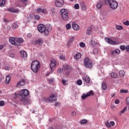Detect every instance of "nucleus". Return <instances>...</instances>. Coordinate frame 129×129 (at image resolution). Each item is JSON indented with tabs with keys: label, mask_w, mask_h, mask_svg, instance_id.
Wrapping results in <instances>:
<instances>
[{
	"label": "nucleus",
	"mask_w": 129,
	"mask_h": 129,
	"mask_svg": "<svg viewBox=\"0 0 129 129\" xmlns=\"http://www.w3.org/2000/svg\"><path fill=\"white\" fill-rule=\"evenodd\" d=\"M110 124H111V126H114L115 123H114V121H110Z\"/></svg>",
	"instance_id": "864d4df0"
},
{
	"label": "nucleus",
	"mask_w": 129,
	"mask_h": 129,
	"mask_svg": "<svg viewBox=\"0 0 129 129\" xmlns=\"http://www.w3.org/2000/svg\"><path fill=\"white\" fill-rule=\"evenodd\" d=\"M31 70L34 73H38L39 68H40V62L38 60H33L31 64Z\"/></svg>",
	"instance_id": "f03ea898"
},
{
	"label": "nucleus",
	"mask_w": 129,
	"mask_h": 129,
	"mask_svg": "<svg viewBox=\"0 0 129 129\" xmlns=\"http://www.w3.org/2000/svg\"><path fill=\"white\" fill-rule=\"evenodd\" d=\"M10 57H11V58H14V57H15V54L14 53H11L10 54Z\"/></svg>",
	"instance_id": "680f3d73"
},
{
	"label": "nucleus",
	"mask_w": 129,
	"mask_h": 129,
	"mask_svg": "<svg viewBox=\"0 0 129 129\" xmlns=\"http://www.w3.org/2000/svg\"><path fill=\"white\" fill-rule=\"evenodd\" d=\"M10 81H11V76L8 75L6 77V84H9V83H10Z\"/></svg>",
	"instance_id": "4be33fe9"
},
{
	"label": "nucleus",
	"mask_w": 129,
	"mask_h": 129,
	"mask_svg": "<svg viewBox=\"0 0 129 129\" xmlns=\"http://www.w3.org/2000/svg\"><path fill=\"white\" fill-rule=\"evenodd\" d=\"M126 103L127 105H129V97H127L126 99Z\"/></svg>",
	"instance_id": "3c124183"
},
{
	"label": "nucleus",
	"mask_w": 129,
	"mask_h": 129,
	"mask_svg": "<svg viewBox=\"0 0 129 129\" xmlns=\"http://www.w3.org/2000/svg\"><path fill=\"white\" fill-rule=\"evenodd\" d=\"M114 51L115 54H119V53H120V50L118 49H116Z\"/></svg>",
	"instance_id": "a18cd8bd"
},
{
	"label": "nucleus",
	"mask_w": 129,
	"mask_h": 129,
	"mask_svg": "<svg viewBox=\"0 0 129 129\" xmlns=\"http://www.w3.org/2000/svg\"><path fill=\"white\" fill-rule=\"evenodd\" d=\"M114 102L115 104H118L119 103V100H118V99H116Z\"/></svg>",
	"instance_id": "6e6d98bb"
},
{
	"label": "nucleus",
	"mask_w": 129,
	"mask_h": 129,
	"mask_svg": "<svg viewBox=\"0 0 129 129\" xmlns=\"http://www.w3.org/2000/svg\"><path fill=\"white\" fill-rule=\"evenodd\" d=\"M34 18H35V20H37V21L38 20H40V16H39V15H35Z\"/></svg>",
	"instance_id": "09e8293b"
},
{
	"label": "nucleus",
	"mask_w": 129,
	"mask_h": 129,
	"mask_svg": "<svg viewBox=\"0 0 129 129\" xmlns=\"http://www.w3.org/2000/svg\"><path fill=\"white\" fill-rule=\"evenodd\" d=\"M20 53V56L22 58H26L28 57V54L27 53V52L25 51H21Z\"/></svg>",
	"instance_id": "4468645a"
},
{
	"label": "nucleus",
	"mask_w": 129,
	"mask_h": 129,
	"mask_svg": "<svg viewBox=\"0 0 129 129\" xmlns=\"http://www.w3.org/2000/svg\"><path fill=\"white\" fill-rule=\"evenodd\" d=\"M60 105V103L56 102L55 103V106H59Z\"/></svg>",
	"instance_id": "69168bd1"
},
{
	"label": "nucleus",
	"mask_w": 129,
	"mask_h": 129,
	"mask_svg": "<svg viewBox=\"0 0 129 129\" xmlns=\"http://www.w3.org/2000/svg\"><path fill=\"white\" fill-rule=\"evenodd\" d=\"M119 75L120 77H123L125 75V73L123 70H121L119 72Z\"/></svg>",
	"instance_id": "b1692460"
},
{
	"label": "nucleus",
	"mask_w": 129,
	"mask_h": 129,
	"mask_svg": "<svg viewBox=\"0 0 129 129\" xmlns=\"http://www.w3.org/2000/svg\"><path fill=\"white\" fill-rule=\"evenodd\" d=\"M128 91L127 90L121 89L120 90V93H127Z\"/></svg>",
	"instance_id": "c756f323"
},
{
	"label": "nucleus",
	"mask_w": 129,
	"mask_h": 129,
	"mask_svg": "<svg viewBox=\"0 0 129 129\" xmlns=\"http://www.w3.org/2000/svg\"><path fill=\"white\" fill-rule=\"evenodd\" d=\"M125 50L126 51H129V45H127L126 47H125Z\"/></svg>",
	"instance_id": "052dcab7"
},
{
	"label": "nucleus",
	"mask_w": 129,
	"mask_h": 129,
	"mask_svg": "<svg viewBox=\"0 0 129 129\" xmlns=\"http://www.w3.org/2000/svg\"><path fill=\"white\" fill-rule=\"evenodd\" d=\"M102 6H103V4H102V3H101V2H98L96 5V8L98 10H100V9H101V7H102Z\"/></svg>",
	"instance_id": "412c9836"
},
{
	"label": "nucleus",
	"mask_w": 129,
	"mask_h": 129,
	"mask_svg": "<svg viewBox=\"0 0 129 129\" xmlns=\"http://www.w3.org/2000/svg\"><path fill=\"white\" fill-rule=\"evenodd\" d=\"M74 41V37H72L70 38L69 42V43H72Z\"/></svg>",
	"instance_id": "79ce46f5"
},
{
	"label": "nucleus",
	"mask_w": 129,
	"mask_h": 129,
	"mask_svg": "<svg viewBox=\"0 0 129 129\" xmlns=\"http://www.w3.org/2000/svg\"><path fill=\"white\" fill-rule=\"evenodd\" d=\"M16 96L17 98H19V97H20V96H21V94L20 93H19V94H16Z\"/></svg>",
	"instance_id": "e2e57ef3"
},
{
	"label": "nucleus",
	"mask_w": 129,
	"mask_h": 129,
	"mask_svg": "<svg viewBox=\"0 0 129 129\" xmlns=\"http://www.w3.org/2000/svg\"><path fill=\"white\" fill-rule=\"evenodd\" d=\"M82 99H83V100H84L85 99H86L87 97H88V96H87V94H83L82 96Z\"/></svg>",
	"instance_id": "cd10ccee"
},
{
	"label": "nucleus",
	"mask_w": 129,
	"mask_h": 129,
	"mask_svg": "<svg viewBox=\"0 0 129 129\" xmlns=\"http://www.w3.org/2000/svg\"><path fill=\"white\" fill-rule=\"evenodd\" d=\"M12 27L13 29H17L18 27H19V25H18V23H14L12 25Z\"/></svg>",
	"instance_id": "393cba45"
},
{
	"label": "nucleus",
	"mask_w": 129,
	"mask_h": 129,
	"mask_svg": "<svg viewBox=\"0 0 129 129\" xmlns=\"http://www.w3.org/2000/svg\"><path fill=\"white\" fill-rule=\"evenodd\" d=\"M106 125L108 127H111V125L110 124V123H109V122H108V121H107L106 122Z\"/></svg>",
	"instance_id": "37998d69"
},
{
	"label": "nucleus",
	"mask_w": 129,
	"mask_h": 129,
	"mask_svg": "<svg viewBox=\"0 0 129 129\" xmlns=\"http://www.w3.org/2000/svg\"><path fill=\"white\" fill-rule=\"evenodd\" d=\"M87 122H88V121L86 119H84L80 121L81 124H85L87 123Z\"/></svg>",
	"instance_id": "2f4dec72"
},
{
	"label": "nucleus",
	"mask_w": 129,
	"mask_h": 129,
	"mask_svg": "<svg viewBox=\"0 0 129 129\" xmlns=\"http://www.w3.org/2000/svg\"><path fill=\"white\" fill-rule=\"evenodd\" d=\"M93 53L94 55H96V54L98 53V48H95L93 50Z\"/></svg>",
	"instance_id": "72a5a7b5"
},
{
	"label": "nucleus",
	"mask_w": 129,
	"mask_h": 129,
	"mask_svg": "<svg viewBox=\"0 0 129 129\" xmlns=\"http://www.w3.org/2000/svg\"><path fill=\"white\" fill-rule=\"evenodd\" d=\"M62 84H63V85H67V84H66V81L64 80H62Z\"/></svg>",
	"instance_id": "603ef678"
},
{
	"label": "nucleus",
	"mask_w": 129,
	"mask_h": 129,
	"mask_svg": "<svg viewBox=\"0 0 129 129\" xmlns=\"http://www.w3.org/2000/svg\"><path fill=\"white\" fill-rule=\"evenodd\" d=\"M62 72H63V69L60 68L57 70L58 73H62Z\"/></svg>",
	"instance_id": "8fccbe9b"
},
{
	"label": "nucleus",
	"mask_w": 129,
	"mask_h": 129,
	"mask_svg": "<svg viewBox=\"0 0 129 129\" xmlns=\"http://www.w3.org/2000/svg\"><path fill=\"white\" fill-rule=\"evenodd\" d=\"M92 32V28H91V27H89L87 28L86 31V35H89V36H90V35H91Z\"/></svg>",
	"instance_id": "dca6fc26"
},
{
	"label": "nucleus",
	"mask_w": 129,
	"mask_h": 129,
	"mask_svg": "<svg viewBox=\"0 0 129 129\" xmlns=\"http://www.w3.org/2000/svg\"><path fill=\"white\" fill-rule=\"evenodd\" d=\"M29 96V91L27 89H23L20 92V96L22 97V98H20L21 101L23 102H26L27 101V99L26 98Z\"/></svg>",
	"instance_id": "20e7f679"
},
{
	"label": "nucleus",
	"mask_w": 129,
	"mask_h": 129,
	"mask_svg": "<svg viewBox=\"0 0 129 129\" xmlns=\"http://www.w3.org/2000/svg\"><path fill=\"white\" fill-rule=\"evenodd\" d=\"M116 29L118 30H122V29H123V27H122V26L120 25H117L116 26Z\"/></svg>",
	"instance_id": "7c9ffc66"
},
{
	"label": "nucleus",
	"mask_w": 129,
	"mask_h": 129,
	"mask_svg": "<svg viewBox=\"0 0 129 129\" xmlns=\"http://www.w3.org/2000/svg\"><path fill=\"white\" fill-rule=\"evenodd\" d=\"M100 2L103 4V5H107L108 4V2H107V0H101Z\"/></svg>",
	"instance_id": "473e14b6"
},
{
	"label": "nucleus",
	"mask_w": 129,
	"mask_h": 129,
	"mask_svg": "<svg viewBox=\"0 0 129 129\" xmlns=\"http://www.w3.org/2000/svg\"><path fill=\"white\" fill-rule=\"evenodd\" d=\"M82 54L80 52H78L74 56V58L77 61L80 60L81 59Z\"/></svg>",
	"instance_id": "f8f14e48"
},
{
	"label": "nucleus",
	"mask_w": 129,
	"mask_h": 129,
	"mask_svg": "<svg viewBox=\"0 0 129 129\" xmlns=\"http://www.w3.org/2000/svg\"><path fill=\"white\" fill-rule=\"evenodd\" d=\"M107 3L112 10H116L118 7V3L114 0H107Z\"/></svg>",
	"instance_id": "423d86ee"
},
{
	"label": "nucleus",
	"mask_w": 129,
	"mask_h": 129,
	"mask_svg": "<svg viewBox=\"0 0 129 129\" xmlns=\"http://www.w3.org/2000/svg\"><path fill=\"white\" fill-rule=\"evenodd\" d=\"M77 84H78V85H82V81L80 80H78L77 82Z\"/></svg>",
	"instance_id": "a19ab883"
},
{
	"label": "nucleus",
	"mask_w": 129,
	"mask_h": 129,
	"mask_svg": "<svg viewBox=\"0 0 129 129\" xmlns=\"http://www.w3.org/2000/svg\"><path fill=\"white\" fill-rule=\"evenodd\" d=\"M82 9L83 10V11L86 10V6H85V5L82 6Z\"/></svg>",
	"instance_id": "13d9d810"
},
{
	"label": "nucleus",
	"mask_w": 129,
	"mask_h": 129,
	"mask_svg": "<svg viewBox=\"0 0 129 129\" xmlns=\"http://www.w3.org/2000/svg\"><path fill=\"white\" fill-rule=\"evenodd\" d=\"M49 81V82H54V79H50Z\"/></svg>",
	"instance_id": "774afa93"
},
{
	"label": "nucleus",
	"mask_w": 129,
	"mask_h": 129,
	"mask_svg": "<svg viewBox=\"0 0 129 129\" xmlns=\"http://www.w3.org/2000/svg\"><path fill=\"white\" fill-rule=\"evenodd\" d=\"M126 109H127V107H124L122 110L120 111V113H124L125 111H126Z\"/></svg>",
	"instance_id": "f704fd0d"
},
{
	"label": "nucleus",
	"mask_w": 129,
	"mask_h": 129,
	"mask_svg": "<svg viewBox=\"0 0 129 129\" xmlns=\"http://www.w3.org/2000/svg\"><path fill=\"white\" fill-rule=\"evenodd\" d=\"M60 14H61V18L63 21H67L69 19V12L66 9H61L60 11Z\"/></svg>",
	"instance_id": "7ed1b4c3"
},
{
	"label": "nucleus",
	"mask_w": 129,
	"mask_h": 129,
	"mask_svg": "<svg viewBox=\"0 0 129 129\" xmlns=\"http://www.w3.org/2000/svg\"><path fill=\"white\" fill-rule=\"evenodd\" d=\"M72 27L74 29V30H75V31L79 30V29L80 28L78 24H76L75 22L72 23Z\"/></svg>",
	"instance_id": "ddd939ff"
},
{
	"label": "nucleus",
	"mask_w": 129,
	"mask_h": 129,
	"mask_svg": "<svg viewBox=\"0 0 129 129\" xmlns=\"http://www.w3.org/2000/svg\"><path fill=\"white\" fill-rule=\"evenodd\" d=\"M5 105V101H0V106H4Z\"/></svg>",
	"instance_id": "49530a36"
},
{
	"label": "nucleus",
	"mask_w": 129,
	"mask_h": 129,
	"mask_svg": "<svg viewBox=\"0 0 129 129\" xmlns=\"http://www.w3.org/2000/svg\"><path fill=\"white\" fill-rule=\"evenodd\" d=\"M123 24L125 25V26H129V21H126L125 22H123Z\"/></svg>",
	"instance_id": "de8ad7c7"
},
{
	"label": "nucleus",
	"mask_w": 129,
	"mask_h": 129,
	"mask_svg": "<svg viewBox=\"0 0 129 129\" xmlns=\"http://www.w3.org/2000/svg\"><path fill=\"white\" fill-rule=\"evenodd\" d=\"M45 27H46V31H48V34H49V32L50 31H52V26H51V25L50 24H47Z\"/></svg>",
	"instance_id": "aec40b11"
},
{
	"label": "nucleus",
	"mask_w": 129,
	"mask_h": 129,
	"mask_svg": "<svg viewBox=\"0 0 129 129\" xmlns=\"http://www.w3.org/2000/svg\"><path fill=\"white\" fill-rule=\"evenodd\" d=\"M27 37H28V38H31V37H32V34H31V33H28V34H27Z\"/></svg>",
	"instance_id": "0e129e2a"
},
{
	"label": "nucleus",
	"mask_w": 129,
	"mask_h": 129,
	"mask_svg": "<svg viewBox=\"0 0 129 129\" xmlns=\"http://www.w3.org/2000/svg\"><path fill=\"white\" fill-rule=\"evenodd\" d=\"M80 46L81 48H84V47H85V43L84 42H81L80 43Z\"/></svg>",
	"instance_id": "4c0bfd02"
},
{
	"label": "nucleus",
	"mask_w": 129,
	"mask_h": 129,
	"mask_svg": "<svg viewBox=\"0 0 129 129\" xmlns=\"http://www.w3.org/2000/svg\"><path fill=\"white\" fill-rule=\"evenodd\" d=\"M111 77H112V78H116V77H117V75H116V73H112L111 74Z\"/></svg>",
	"instance_id": "bb28decb"
},
{
	"label": "nucleus",
	"mask_w": 129,
	"mask_h": 129,
	"mask_svg": "<svg viewBox=\"0 0 129 129\" xmlns=\"http://www.w3.org/2000/svg\"><path fill=\"white\" fill-rule=\"evenodd\" d=\"M86 95L88 96H88H90L91 95H94L93 91H90L89 92L87 93Z\"/></svg>",
	"instance_id": "c85d7f7f"
},
{
	"label": "nucleus",
	"mask_w": 129,
	"mask_h": 129,
	"mask_svg": "<svg viewBox=\"0 0 129 129\" xmlns=\"http://www.w3.org/2000/svg\"><path fill=\"white\" fill-rule=\"evenodd\" d=\"M6 4V0H0V7H4Z\"/></svg>",
	"instance_id": "a878e982"
},
{
	"label": "nucleus",
	"mask_w": 129,
	"mask_h": 129,
	"mask_svg": "<svg viewBox=\"0 0 129 129\" xmlns=\"http://www.w3.org/2000/svg\"><path fill=\"white\" fill-rule=\"evenodd\" d=\"M23 3H24V4L26 6L27 5V2H28V0H21Z\"/></svg>",
	"instance_id": "5fc2aeb1"
},
{
	"label": "nucleus",
	"mask_w": 129,
	"mask_h": 129,
	"mask_svg": "<svg viewBox=\"0 0 129 129\" xmlns=\"http://www.w3.org/2000/svg\"><path fill=\"white\" fill-rule=\"evenodd\" d=\"M56 64H57V62H56L55 60H51L50 67L51 70H54V69H55V67H56Z\"/></svg>",
	"instance_id": "9b49d317"
},
{
	"label": "nucleus",
	"mask_w": 129,
	"mask_h": 129,
	"mask_svg": "<svg viewBox=\"0 0 129 129\" xmlns=\"http://www.w3.org/2000/svg\"><path fill=\"white\" fill-rule=\"evenodd\" d=\"M37 12L38 13H42L43 14H46L47 13V10L45 9H41L38 8L37 9Z\"/></svg>",
	"instance_id": "f3484780"
},
{
	"label": "nucleus",
	"mask_w": 129,
	"mask_h": 129,
	"mask_svg": "<svg viewBox=\"0 0 129 129\" xmlns=\"http://www.w3.org/2000/svg\"><path fill=\"white\" fill-rule=\"evenodd\" d=\"M72 115L73 116H75L76 115V112H75V111H73V112H72Z\"/></svg>",
	"instance_id": "4d7b16f0"
},
{
	"label": "nucleus",
	"mask_w": 129,
	"mask_h": 129,
	"mask_svg": "<svg viewBox=\"0 0 129 129\" xmlns=\"http://www.w3.org/2000/svg\"><path fill=\"white\" fill-rule=\"evenodd\" d=\"M55 5L58 8H61L64 5V0H56Z\"/></svg>",
	"instance_id": "1a4fd4ad"
},
{
	"label": "nucleus",
	"mask_w": 129,
	"mask_h": 129,
	"mask_svg": "<svg viewBox=\"0 0 129 129\" xmlns=\"http://www.w3.org/2000/svg\"><path fill=\"white\" fill-rule=\"evenodd\" d=\"M120 49L122 51H124V50H125V46H124V45H120Z\"/></svg>",
	"instance_id": "58836bf2"
},
{
	"label": "nucleus",
	"mask_w": 129,
	"mask_h": 129,
	"mask_svg": "<svg viewBox=\"0 0 129 129\" xmlns=\"http://www.w3.org/2000/svg\"><path fill=\"white\" fill-rule=\"evenodd\" d=\"M105 40L106 42L108 43V44H110V45H116V44H117L116 42L111 40L108 37L105 38Z\"/></svg>",
	"instance_id": "9d476101"
},
{
	"label": "nucleus",
	"mask_w": 129,
	"mask_h": 129,
	"mask_svg": "<svg viewBox=\"0 0 129 129\" xmlns=\"http://www.w3.org/2000/svg\"><path fill=\"white\" fill-rule=\"evenodd\" d=\"M5 69L6 70H10V68L8 66H6V67H5Z\"/></svg>",
	"instance_id": "338daca9"
},
{
	"label": "nucleus",
	"mask_w": 129,
	"mask_h": 129,
	"mask_svg": "<svg viewBox=\"0 0 129 129\" xmlns=\"http://www.w3.org/2000/svg\"><path fill=\"white\" fill-rule=\"evenodd\" d=\"M25 85V80H22L17 84V86H24Z\"/></svg>",
	"instance_id": "6ab92c4d"
},
{
	"label": "nucleus",
	"mask_w": 129,
	"mask_h": 129,
	"mask_svg": "<svg viewBox=\"0 0 129 129\" xmlns=\"http://www.w3.org/2000/svg\"><path fill=\"white\" fill-rule=\"evenodd\" d=\"M9 42L14 46H20L24 42V39L22 38L11 37Z\"/></svg>",
	"instance_id": "f257e3e1"
},
{
	"label": "nucleus",
	"mask_w": 129,
	"mask_h": 129,
	"mask_svg": "<svg viewBox=\"0 0 129 129\" xmlns=\"http://www.w3.org/2000/svg\"><path fill=\"white\" fill-rule=\"evenodd\" d=\"M43 40L42 39H38L36 43L38 44H39V45H40V44H43Z\"/></svg>",
	"instance_id": "ea45409f"
},
{
	"label": "nucleus",
	"mask_w": 129,
	"mask_h": 129,
	"mask_svg": "<svg viewBox=\"0 0 129 129\" xmlns=\"http://www.w3.org/2000/svg\"><path fill=\"white\" fill-rule=\"evenodd\" d=\"M83 80H84L86 83H89L90 82V79H89V76H88L83 77Z\"/></svg>",
	"instance_id": "2eb2a0df"
},
{
	"label": "nucleus",
	"mask_w": 129,
	"mask_h": 129,
	"mask_svg": "<svg viewBox=\"0 0 129 129\" xmlns=\"http://www.w3.org/2000/svg\"><path fill=\"white\" fill-rule=\"evenodd\" d=\"M43 99L45 102H48V101L53 102V101H56V100H57L56 99V96L54 94L50 96L48 98H44Z\"/></svg>",
	"instance_id": "6e6552de"
},
{
	"label": "nucleus",
	"mask_w": 129,
	"mask_h": 129,
	"mask_svg": "<svg viewBox=\"0 0 129 129\" xmlns=\"http://www.w3.org/2000/svg\"><path fill=\"white\" fill-rule=\"evenodd\" d=\"M8 11L10 12V13H19V10L14 9V8L9 9Z\"/></svg>",
	"instance_id": "a211bd4d"
},
{
	"label": "nucleus",
	"mask_w": 129,
	"mask_h": 129,
	"mask_svg": "<svg viewBox=\"0 0 129 129\" xmlns=\"http://www.w3.org/2000/svg\"><path fill=\"white\" fill-rule=\"evenodd\" d=\"M111 54L112 56H115V52L114 51V50L112 51L111 52Z\"/></svg>",
	"instance_id": "bf43d9fd"
},
{
	"label": "nucleus",
	"mask_w": 129,
	"mask_h": 129,
	"mask_svg": "<svg viewBox=\"0 0 129 129\" xmlns=\"http://www.w3.org/2000/svg\"><path fill=\"white\" fill-rule=\"evenodd\" d=\"M101 87L103 90H106V88H107V86H106V84L105 83H103L102 84Z\"/></svg>",
	"instance_id": "5701e85b"
},
{
	"label": "nucleus",
	"mask_w": 129,
	"mask_h": 129,
	"mask_svg": "<svg viewBox=\"0 0 129 129\" xmlns=\"http://www.w3.org/2000/svg\"><path fill=\"white\" fill-rule=\"evenodd\" d=\"M65 55H61L59 56V59L60 60H64L65 59Z\"/></svg>",
	"instance_id": "c03bdc74"
},
{
	"label": "nucleus",
	"mask_w": 129,
	"mask_h": 129,
	"mask_svg": "<svg viewBox=\"0 0 129 129\" xmlns=\"http://www.w3.org/2000/svg\"><path fill=\"white\" fill-rule=\"evenodd\" d=\"M84 65L86 68H92V61L89 59L88 57H85L84 60Z\"/></svg>",
	"instance_id": "0eeeda50"
},
{
	"label": "nucleus",
	"mask_w": 129,
	"mask_h": 129,
	"mask_svg": "<svg viewBox=\"0 0 129 129\" xmlns=\"http://www.w3.org/2000/svg\"><path fill=\"white\" fill-rule=\"evenodd\" d=\"M75 10H79V4H76L74 5Z\"/></svg>",
	"instance_id": "e433bc0d"
},
{
	"label": "nucleus",
	"mask_w": 129,
	"mask_h": 129,
	"mask_svg": "<svg viewBox=\"0 0 129 129\" xmlns=\"http://www.w3.org/2000/svg\"><path fill=\"white\" fill-rule=\"evenodd\" d=\"M66 29H67V30H70V29H71V24H67L66 25Z\"/></svg>",
	"instance_id": "c9c22d12"
},
{
	"label": "nucleus",
	"mask_w": 129,
	"mask_h": 129,
	"mask_svg": "<svg viewBox=\"0 0 129 129\" xmlns=\"http://www.w3.org/2000/svg\"><path fill=\"white\" fill-rule=\"evenodd\" d=\"M38 31L40 32V33H44V35L45 36H48L49 35V31L48 30H46V26L43 24H40L37 26Z\"/></svg>",
	"instance_id": "39448f33"
}]
</instances>
